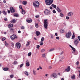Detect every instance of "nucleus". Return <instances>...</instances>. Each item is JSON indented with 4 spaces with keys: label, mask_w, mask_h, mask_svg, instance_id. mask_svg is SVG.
Instances as JSON below:
<instances>
[{
    "label": "nucleus",
    "mask_w": 80,
    "mask_h": 80,
    "mask_svg": "<svg viewBox=\"0 0 80 80\" xmlns=\"http://www.w3.org/2000/svg\"><path fill=\"white\" fill-rule=\"evenodd\" d=\"M45 2L47 5H50L53 2V0H45Z\"/></svg>",
    "instance_id": "obj_1"
},
{
    "label": "nucleus",
    "mask_w": 80,
    "mask_h": 80,
    "mask_svg": "<svg viewBox=\"0 0 80 80\" xmlns=\"http://www.w3.org/2000/svg\"><path fill=\"white\" fill-rule=\"evenodd\" d=\"M33 5L35 8H38L40 6V3L36 1L33 3Z\"/></svg>",
    "instance_id": "obj_2"
},
{
    "label": "nucleus",
    "mask_w": 80,
    "mask_h": 80,
    "mask_svg": "<svg viewBox=\"0 0 80 80\" xmlns=\"http://www.w3.org/2000/svg\"><path fill=\"white\" fill-rule=\"evenodd\" d=\"M47 19L44 20V27L46 29H47L48 27V21Z\"/></svg>",
    "instance_id": "obj_3"
},
{
    "label": "nucleus",
    "mask_w": 80,
    "mask_h": 80,
    "mask_svg": "<svg viewBox=\"0 0 80 80\" xmlns=\"http://www.w3.org/2000/svg\"><path fill=\"white\" fill-rule=\"evenodd\" d=\"M71 36H72V32H71L70 31L69 32L65 35V36L67 38H70Z\"/></svg>",
    "instance_id": "obj_4"
},
{
    "label": "nucleus",
    "mask_w": 80,
    "mask_h": 80,
    "mask_svg": "<svg viewBox=\"0 0 80 80\" xmlns=\"http://www.w3.org/2000/svg\"><path fill=\"white\" fill-rule=\"evenodd\" d=\"M74 43L75 45L77 46L78 44L79 43V40L78 39H75Z\"/></svg>",
    "instance_id": "obj_5"
},
{
    "label": "nucleus",
    "mask_w": 80,
    "mask_h": 80,
    "mask_svg": "<svg viewBox=\"0 0 80 80\" xmlns=\"http://www.w3.org/2000/svg\"><path fill=\"white\" fill-rule=\"evenodd\" d=\"M44 13L45 15H48L50 14V11H49L47 9L45 10Z\"/></svg>",
    "instance_id": "obj_6"
},
{
    "label": "nucleus",
    "mask_w": 80,
    "mask_h": 80,
    "mask_svg": "<svg viewBox=\"0 0 80 80\" xmlns=\"http://www.w3.org/2000/svg\"><path fill=\"white\" fill-rule=\"evenodd\" d=\"M10 9L11 13H15V10L14 9L13 7H10Z\"/></svg>",
    "instance_id": "obj_7"
},
{
    "label": "nucleus",
    "mask_w": 80,
    "mask_h": 80,
    "mask_svg": "<svg viewBox=\"0 0 80 80\" xmlns=\"http://www.w3.org/2000/svg\"><path fill=\"white\" fill-rule=\"evenodd\" d=\"M10 38L11 40H14V39H15V38H17V36L15 35L14 34L13 35L10 37Z\"/></svg>",
    "instance_id": "obj_8"
},
{
    "label": "nucleus",
    "mask_w": 80,
    "mask_h": 80,
    "mask_svg": "<svg viewBox=\"0 0 80 80\" xmlns=\"http://www.w3.org/2000/svg\"><path fill=\"white\" fill-rule=\"evenodd\" d=\"M18 48H20V44L19 43H17L16 44Z\"/></svg>",
    "instance_id": "obj_9"
},
{
    "label": "nucleus",
    "mask_w": 80,
    "mask_h": 80,
    "mask_svg": "<svg viewBox=\"0 0 80 80\" xmlns=\"http://www.w3.org/2000/svg\"><path fill=\"white\" fill-rule=\"evenodd\" d=\"M65 70L66 72H69L70 70V66H68V68L66 69Z\"/></svg>",
    "instance_id": "obj_10"
},
{
    "label": "nucleus",
    "mask_w": 80,
    "mask_h": 80,
    "mask_svg": "<svg viewBox=\"0 0 80 80\" xmlns=\"http://www.w3.org/2000/svg\"><path fill=\"white\" fill-rule=\"evenodd\" d=\"M53 77H54V78H57V73H54L53 74Z\"/></svg>",
    "instance_id": "obj_11"
},
{
    "label": "nucleus",
    "mask_w": 80,
    "mask_h": 80,
    "mask_svg": "<svg viewBox=\"0 0 80 80\" xmlns=\"http://www.w3.org/2000/svg\"><path fill=\"white\" fill-rule=\"evenodd\" d=\"M56 10H57L58 12H62V10H60V9L58 7H57Z\"/></svg>",
    "instance_id": "obj_12"
},
{
    "label": "nucleus",
    "mask_w": 80,
    "mask_h": 80,
    "mask_svg": "<svg viewBox=\"0 0 80 80\" xmlns=\"http://www.w3.org/2000/svg\"><path fill=\"white\" fill-rule=\"evenodd\" d=\"M11 22L12 23H15L16 20L15 19H13L12 21H11Z\"/></svg>",
    "instance_id": "obj_13"
},
{
    "label": "nucleus",
    "mask_w": 80,
    "mask_h": 80,
    "mask_svg": "<svg viewBox=\"0 0 80 80\" xmlns=\"http://www.w3.org/2000/svg\"><path fill=\"white\" fill-rule=\"evenodd\" d=\"M73 13L72 12H70L68 13V16L71 17V16L73 15Z\"/></svg>",
    "instance_id": "obj_14"
},
{
    "label": "nucleus",
    "mask_w": 80,
    "mask_h": 80,
    "mask_svg": "<svg viewBox=\"0 0 80 80\" xmlns=\"http://www.w3.org/2000/svg\"><path fill=\"white\" fill-rule=\"evenodd\" d=\"M22 3L23 5H27V2L25 1H23L22 2Z\"/></svg>",
    "instance_id": "obj_15"
},
{
    "label": "nucleus",
    "mask_w": 80,
    "mask_h": 80,
    "mask_svg": "<svg viewBox=\"0 0 80 80\" xmlns=\"http://www.w3.org/2000/svg\"><path fill=\"white\" fill-rule=\"evenodd\" d=\"M26 66L27 67H28L29 66H30V64H29V62H28V61H26Z\"/></svg>",
    "instance_id": "obj_16"
},
{
    "label": "nucleus",
    "mask_w": 80,
    "mask_h": 80,
    "mask_svg": "<svg viewBox=\"0 0 80 80\" xmlns=\"http://www.w3.org/2000/svg\"><path fill=\"white\" fill-rule=\"evenodd\" d=\"M36 35L37 36H39V35H40V32L38 31H36Z\"/></svg>",
    "instance_id": "obj_17"
},
{
    "label": "nucleus",
    "mask_w": 80,
    "mask_h": 80,
    "mask_svg": "<svg viewBox=\"0 0 80 80\" xmlns=\"http://www.w3.org/2000/svg\"><path fill=\"white\" fill-rule=\"evenodd\" d=\"M22 14H23V15L25 14V10H24L23 9H22Z\"/></svg>",
    "instance_id": "obj_18"
},
{
    "label": "nucleus",
    "mask_w": 80,
    "mask_h": 80,
    "mask_svg": "<svg viewBox=\"0 0 80 80\" xmlns=\"http://www.w3.org/2000/svg\"><path fill=\"white\" fill-rule=\"evenodd\" d=\"M26 21L28 23H32V19H30L29 20H27Z\"/></svg>",
    "instance_id": "obj_19"
},
{
    "label": "nucleus",
    "mask_w": 80,
    "mask_h": 80,
    "mask_svg": "<svg viewBox=\"0 0 80 80\" xmlns=\"http://www.w3.org/2000/svg\"><path fill=\"white\" fill-rule=\"evenodd\" d=\"M8 28H11L12 27H13V24H10L8 25Z\"/></svg>",
    "instance_id": "obj_20"
},
{
    "label": "nucleus",
    "mask_w": 80,
    "mask_h": 80,
    "mask_svg": "<svg viewBox=\"0 0 80 80\" xmlns=\"http://www.w3.org/2000/svg\"><path fill=\"white\" fill-rule=\"evenodd\" d=\"M24 74H25V75H26L27 76H28V75H29V74H28V72L26 71L24 72Z\"/></svg>",
    "instance_id": "obj_21"
},
{
    "label": "nucleus",
    "mask_w": 80,
    "mask_h": 80,
    "mask_svg": "<svg viewBox=\"0 0 80 80\" xmlns=\"http://www.w3.org/2000/svg\"><path fill=\"white\" fill-rule=\"evenodd\" d=\"M3 14L4 15H7V12H5V11H3V12H2Z\"/></svg>",
    "instance_id": "obj_22"
},
{
    "label": "nucleus",
    "mask_w": 80,
    "mask_h": 80,
    "mask_svg": "<svg viewBox=\"0 0 80 80\" xmlns=\"http://www.w3.org/2000/svg\"><path fill=\"white\" fill-rule=\"evenodd\" d=\"M65 32V30L62 29L60 30V32L61 33H64Z\"/></svg>",
    "instance_id": "obj_23"
},
{
    "label": "nucleus",
    "mask_w": 80,
    "mask_h": 80,
    "mask_svg": "<svg viewBox=\"0 0 80 80\" xmlns=\"http://www.w3.org/2000/svg\"><path fill=\"white\" fill-rule=\"evenodd\" d=\"M3 70L4 71H7V70H8V68H5L3 69Z\"/></svg>",
    "instance_id": "obj_24"
},
{
    "label": "nucleus",
    "mask_w": 80,
    "mask_h": 80,
    "mask_svg": "<svg viewBox=\"0 0 80 80\" xmlns=\"http://www.w3.org/2000/svg\"><path fill=\"white\" fill-rule=\"evenodd\" d=\"M29 45H30V42H28L26 44V46L28 47Z\"/></svg>",
    "instance_id": "obj_25"
},
{
    "label": "nucleus",
    "mask_w": 80,
    "mask_h": 80,
    "mask_svg": "<svg viewBox=\"0 0 80 80\" xmlns=\"http://www.w3.org/2000/svg\"><path fill=\"white\" fill-rule=\"evenodd\" d=\"M35 26L36 28H38V24L35 23Z\"/></svg>",
    "instance_id": "obj_26"
},
{
    "label": "nucleus",
    "mask_w": 80,
    "mask_h": 80,
    "mask_svg": "<svg viewBox=\"0 0 80 80\" xmlns=\"http://www.w3.org/2000/svg\"><path fill=\"white\" fill-rule=\"evenodd\" d=\"M75 76L74 75H73L71 77L72 79H75Z\"/></svg>",
    "instance_id": "obj_27"
},
{
    "label": "nucleus",
    "mask_w": 80,
    "mask_h": 80,
    "mask_svg": "<svg viewBox=\"0 0 80 80\" xmlns=\"http://www.w3.org/2000/svg\"><path fill=\"white\" fill-rule=\"evenodd\" d=\"M14 17H18V14H14Z\"/></svg>",
    "instance_id": "obj_28"
},
{
    "label": "nucleus",
    "mask_w": 80,
    "mask_h": 80,
    "mask_svg": "<svg viewBox=\"0 0 80 80\" xmlns=\"http://www.w3.org/2000/svg\"><path fill=\"white\" fill-rule=\"evenodd\" d=\"M43 40H44V38L43 37H42L41 39V42H40L41 43L42 42H43Z\"/></svg>",
    "instance_id": "obj_29"
},
{
    "label": "nucleus",
    "mask_w": 80,
    "mask_h": 80,
    "mask_svg": "<svg viewBox=\"0 0 80 80\" xmlns=\"http://www.w3.org/2000/svg\"><path fill=\"white\" fill-rule=\"evenodd\" d=\"M45 51V49H42L41 50V52H44Z\"/></svg>",
    "instance_id": "obj_30"
},
{
    "label": "nucleus",
    "mask_w": 80,
    "mask_h": 80,
    "mask_svg": "<svg viewBox=\"0 0 80 80\" xmlns=\"http://www.w3.org/2000/svg\"><path fill=\"white\" fill-rule=\"evenodd\" d=\"M73 52H74V53H75V48H72Z\"/></svg>",
    "instance_id": "obj_31"
},
{
    "label": "nucleus",
    "mask_w": 80,
    "mask_h": 80,
    "mask_svg": "<svg viewBox=\"0 0 80 80\" xmlns=\"http://www.w3.org/2000/svg\"><path fill=\"white\" fill-rule=\"evenodd\" d=\"M75 35H72V39H74V38H75Z\"/></svg>",
    "instance_id": "obj_32"
},
{
    "label": "nucleus",
    "mask_w": 80,
    "mask_h": 80,
    "mask_svg": "<svg viewBox=\"0 0 80 80\" xmlns=\"http://www.w3.org/2000/svg\"><path fill=\"white\" fill-rule=\"evenodd\" d=\"M33 72L34 75H36V71H35V70H33Z\"/></svg>",
    "instance_id": "obj_33"
},
{
    "label": "nucleus",
    "mask_w": 80,
    "mask_h": 80,
    "mask_svg": "<svg viewBox=\"0 0 80 80\" xmlns=\"http://www.w3.org/2000/svg\"><path fill=\"white\" fill-rule=\"evenodd\" d=\"M19 8L20 9H21L22 10H23V8H22V5H20L19 6Z\"/></svg>",
    "instance_id": "obj_34"
},
{
    "label": "nucleus",
    "mask_w": 80,
    "mask_h": 80,
    "mask_svg": "<svg viewBox=\"0 0 80 80\" xmlns=\"http://www.w3.org/2000/svg\"><path fill=\"white\" fill-rule=\"evenodd\" d=\"M5 45L6 46V47H7V46L8 45V44L6 42H5Z\"/></svg>",
    "instance_id": "obj_35"
},
{
    "label": "nucleus",
    "mask_w": 80,
    "mask_h": 80,
    "mask_svg": "<svg viewBox=\"0 0 80 80\" xmlns=\"http://www.w3.org/2000/svg\"><path fill=\"white\" fill-rule=\"evenodd\" d=\"M31 55H32V52H30L28 54V56H30Z\"/></svg>",
    "instance_id": "obj_36"
},
{
    "label": "nucleus",
    "mask_w": 80,
    "mask_h": 80,
    "mask_svg": "<svg viewBox=\"0 0 80 80\" xmlns=\"http://www.w3.org/2000/svg\"><path fill=\"white\" fill-rule=\"evenodd\" d=\"M42 57H43V58H45V56H46L45 53V54H42Z\"/></svg>",
    "instance_id": "obj_37"
},
{
    "label": "nucleus",
    "mask_w": 80,
    "mask_h": 80,
    "mask_svg": "<svg viewBox=\"0 0 80 80\" xmlns=\"http://www.w3.org/2000/svg\"><path fill=\"white\" fill-rule=\"evenodd\" d=\"M60 16H61V17H62L63 16V14L62 13H60Z\"/></svg>",
    "instance_id": "obj_38"
},
{
    "label": "nucleus",
    "mask_w": 80,
    "mask_h": 80,
    "mask_svg": "<svg viewBox=\"0 0 80 80\" xmlns=\"http://www.w3.org/2000/svg\"><path fill=\"white\" fill-rule=\"evenodd\" d=\"M79 64V62L77 61L76 62V65H78Z\"/></svg>",
    "instance_id": "obj_39"
},
{
    "label": "nucleus",
    "mask_w": 80,
    "mask_h": 80,
    "mask_svg": "<svg viewBox=\"0 0 80 80\" xmlns=\"http://www.w3.org/2000/svg\"><path fill=\"white\" fill-rule=\"evenodd\" d=\"M10 31H11V32H13V31H14V29L11 28L10 29Z\"/></svg>",
    "instance_id": "obj_40"
},
{
    "label": "nucleus",
    "mask_w": 80,
    "mask_h": 80,
    "mask_svg": "<svg viewBox=\"0 0 80 80\" xmlns=\"http://www.w3.org/2000/svg\"><path fill=\"white\" fill-rule=\"evenodd\" d=\"M4 20H5V21H7V20H8V19H7V18H4Z\"/></svg>",
    "instance_id": "obj_41"
},
{
    "label": "nucleus",
    "mask_w": 80,
    "mask_h": 80,
    "mask_svg": "<svg viewBox=\"0 0 80 80\" xmlns=\"http://www.w3.org/2000/svg\"><path fill=\"white\" fill-rule=\"evenodd\" d=\"M23 64H22L20 65V68H21V67H23Z\"/></svg>",
    "instance_id": "obj_42"
},
{
    "label": "nucleus",
    "mask_w": 80,
    "mask_h": 80,
    "mask_svg": "<svg viewBox=\"0 0 80 80\" xmlns=\"http://www.w3.org/2000/svg\"><path fill=\"white\" fill-rule=\"evenodd\" d=\"M51 38H53V36L52 34H51Z\"/></svg>",
    "instance_id": "obj_43"
},
{
    "label": "nucleus",
    "mask_w": 80,
    "mask_h": 80,
    "mask_svg": "<svg viewBox=\"0 0 80 80\" xmlns=\"http://www.w3.org/2000/svg\"><path fill=\"white\" fill-rule=\"evenodd\" d=\"M21 29H22L23 30V29H25V27H24V26H22L21 27Z\"/></svg>",
    "instance_id": "obj_44"
},
{
    "label": "nucleus",
    "mask_w": 80,
    "mask_h": 80,
    "mask_svg": "<svg viewBox=\"0 0 80 80\" xmlns=\"http://www.w3.org/2000/svg\"><path fill=\"white\" fill-rule=\"evenodd\" d=\"M52 12L53 13H56V11L55 10H53Z\"/></svg>",
    "instance_id": "obj_45"
},
{
    "label": "nucleus",
    "mask_w": 80,
    "mask_h": 80,
    "mask_svg": "<svg viewBox=\"0 0 80 80\" xmlns=\"http://www.w3.org/2000/svg\"><path fill=\"white\" fill-rule=\"evenodd\" d=\"M10 78H13V75H11L10 76Z\"/></svg>",
    "instance_id": "obj_46"
},
{
    "label": "nucleus",
    "mask_w": 80,
    "mask_h": 80,
    "mask_svg": "<svg viewBox=\"0 0 80 80\" xmlns=\"http://www.w3.org/2000/svg\"><path fill=\"white\" fill-rule=\"evenodd\" d=\"M5 39H6L5 38H4L2 39V41H4V40H5Z\"/></svg>",
    "instance_id": "obj_47"
},
{
    "label": "nucleus",
    "mask_w": 80,
    "mask_h": 80,
    "mask_svg": "<svg viewBox=\"0 0 80 80\" xmlns=\"http://www.w3.org/2000/svg\"><path fill=\"white\" fill-rule=\"evenodd\" d=\"M51 78H52V77H53V74H52L50 76Z\"/></svg>",
    "instance_id": "obj_48"
},
{
    "label": "nucleus",
    "mask_w": 80,
    "mask_h": 80,
    "mask_svg": "<svg viewBox=\"0 0 80 80\" xmlns=\"http://www.w3.org/2000/svg\"><path fill=\"white\" fill-rule=\"evenodd\" d=\"M53 50H54V49H50V50H49L48 51L49 52H52V51H53Z\"/></svg>",
    "instance_id": "obj_49"
},
{
    "label": "nucleus",
    "mask_w": 80,
    "mask_h": 80,
    "mask_svg": "<svg viewBox=\"0 0 80 80\" xmlns=\"http://www.w3.org/2000/svg\"><path fill=\"white\" fill-rule=\"evenodd\" d=\"M40 48V45H38L37 48H38H38Z\"/></svg>",
    "instance_id": "obj_50"
},
{
    "label": "nucleus",
    "mask_w": 80,
    "mask_h": 80,
    "mask_svg": "<svg viewBox=\"0 0 80 80\" xmlns=\"http://www.w3.org/2000/svg\"><path fill=\"white\" fill-rule=\"evenodd\" d=\"M43 45V42H42L40 44V45Z\"/></svg>",
    "instance_id": "obj_51"
},
{
    "label": "nucleus",
    "mask_w": 80,
    "mask_h": 80,
    "mask_svg": "<svg viewBox=\"0 0 80 80\" xmlns=\"http://www.w3.org/2000/svg\"><path fill=\"white\" fill-rule=\"evenodd\" d=\"M56 39L57 40H59V39H60V38H59V37H56Z\"/></svg>",
    "instance_id": "obj_52"
},
{
    "label": "nucleus",
    "mask_w": 80,
    "mask_h": 80,
    "mask_svg": "<svg viewBox=\"0 0 80 80\" xmlns=\"http://www.w3.org/2000/svg\"><path fill=\"white\" fill-rule=\"evenodd\" d=\"M17 61H14V64L16 65V64H17Z\"/></svg>",
    "instance_id": "obj_53"
},
{
    "label": "nucleus",
    "mask_w": 80,
    "mask_h": 80,
    "mask_svg": "<svg viewBox=\"0 0 80 80\" xmlns=\"http://www.w3.org/2000/svg\"><path fill=\"white\" fill-rule=\"evenodd\" d=\"M66 19H67V20H68V19H69V17L68 16H67L66 17Z\"/></svg>",
    "instance_id": "obj_54"
},
{
    "label": "nucleus",
    "mask_w": 80,
    "mask_h": 80,
    "mask_svg": "<svg viewBox=\"0 0 80 80\" xmlns=\"http://www.w3.org/2000/svg\"><path fill=\"white\" fill-rule=\"evenodd\" d=\"M56 7H57V6H56V5H54V6L53 8H56Z\"/></svg>",
    "instance_id": "obj_55"
},
{
    "label": "nucleus",
    "mask_w": 80,
    "mask_h": 80,
    "mask_svg": "<svg viewBox=\"0 0 80 80\" xmlns=\"http://www.w3.org/2000/svg\"><path fill=\"white\" fill-rule=\"evenodd\" d=\"M49 8L51 10H52V9H53V8H52V7H50Z\"/></svg>",
    "instance_id": "obj_56"
},
{
    "label": "nucleus",
    "mask_w": 80,
    "mask_h": 80,
    "mask_svg": "<svg viewBox=\"0 0 80 80\" xmlns=\"http://www.w3.org/2000/svg\"><path fill=\"white\" fill-rule=\"evenodd\" d=\"M39 69H41V70L42 69V68L41 66H39Z\"/></svg>",
    "instance_id": "obj_57"
},
{
    "label": "nucleus",
    "mask_w": 80,
    "mask_h": 80,
    "mask_svg": "<svg viewBox=\"0 0 80 80\" xmlns=\"http://www.w3.org/2000/svg\"><path fill=\"white\" fill-rule=\"evenodd\" d=\"M8 13H10V10H8Z\"/></svg>",
    "instance_id": "obj_58"
},
{
    "label": "nucleus",
    "mask_w": 80,
    "mask_h": 80,
    "mask_svg": "<svg viewBox=\"0 0 80 80\" xmlns=\"http://www.w3.org/2000/svg\"><path fill=\"white\" fill-rule=\"evenodd\" d=\"M55 36H56V37H57V36H58V34H57V33H55Z\"/></svg>",
    "instance_id": "obj_59"
},
{
    "label": "nucleus",
    "mask_w": 80,
    "mask_h": 80,
    "mask_svg": "<svg viewBox=\"0 0 80 80\" xmlns=\"http://www.w3.org/2000/svg\"><path fill=\"white\" fill-rule=\"evenodd\" d=\"M36 18H38L39 17V16L37 15L35 16Z\"/></svg>",
    "instance_id": "obj_60"
},
{
    "label": "nucleus",
    "mask_w": 80,
    "mask_h": 80,
    "mask_svg": "<svg viewBox=\"0 0 80 80\" xmlns=\"http://www.w3.org/2000/svg\"><path fill=\"white\" fill-rule=\"evenodd\" d=\"M69 47H71V48L72 49V48H73L71 45H69Z\"/></svg>",
    "instance_id": "obj_61"
},
{
    "label": "nucleus",
    "mask_w": 80,
    "mask_h": 80,
    "mask_svg": "<svg viewBox=\"0 0 80 80\" xmlns=\"http://www.w3.org/2000/svg\"><path fill=\"white\" fill-rule=\"evenodd\" d=\"M18 33H21V31H18Z\"/></svg>",
    "instance_id": "obj_62"
},
{
    "label": "nucleus",
    "mask_w": 80,
    "mask_h": 80,
    "mask_svg": "<svg viewBox=\"0 0 80 80\" xmlns=\"http://www.w3.org/2000/svg\"><path fill=\"white\" fill-rule=\"evenodd\" d=\"M13 45H14L13 43H12V47H13Z\"/></svg>",
    "instance_id": "obj_63"
},
{
    "label": "nucleus",
    "mask_w": 80,
    "mask_h": 80,
    "mask_svg": "<svg viewBox=\"0 0 80 80\" xmlns=\"http://www.w3.org/2000/svg\"><path fill=\"white\" fill-rule=\"evenodd\" d=\"M54 5H54V4H52L51 5V6H52V7H54Z\"/></svg>",
    "instance_id": "obj_64"
}]
</instances>
